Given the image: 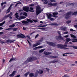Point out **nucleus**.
Segmentation results:
<instances>
[{"mask_svg":"<svg viewBox=\"0 0 77 77\" xmlns=\"http://www.w3.org/2000/svg\"><path fill=\"white\" fill-rule=\"evenodd\" d=\"M57 14H58V13H53V17H55V18L57 17Z\"/></svg>","mask_w":77,"mask_h":77,"instance_id":"14","label":"nucleus"},{"mask_svg":"<svg viewBox=\"0 0 77 77\" xmlns=\"http://www.w3.org/2000/svg\"><path fill=\"white\" fill-rule=\"evenodd\" d=\"M61 30H63V31H66L67 30V28L64 27L61 29Z\"/></svg>","mask_w":77,"mask_h":77,"instance_id":"19","label":"nucleus"},{"mask_svg":"<svg viewBox=\"0 0 77 77\" xmlns=\"http://www.w3.org/2000/svg\"><path fill=\"white\" fill-rule=\"evenodd\" d=\"M76 5V4H74V3H70L69 4H68V5H69V6L70 5H71V6H74V5Z\"/></svg>","mask_w":77,"mask_h":77,"instance_id":"25","label":"nucleus"},{"mask_svg":"<svg viewBox=\"0 0 77 77\" xmlns=\"http://www.w3.org/2000/svg\"><path fill=\"white\" fill-rule=\"evenodd\" d=\"M15 72H16V71H14L11 74L9 75V76L10 77H14L15 75Z\"/></svg>","mask_w":77,"mask_h":77,"instance_id":"13","label":"nucleus"},{"mask_svg":"<svg viewBox=\"0 0 77 77\" xmlns=\"http://www.w3.org/2000/svg\"><path fill=\"white\" fill-rule=\"evenodd\" d=\"M43 72V71H42V70H39V74H42Z\"/></svg>","mask_w":77,"mask_h":77,"instance_id":"35","label":"nucleus"},{"mask_svg":"<svg viewBox=\"0 0 77 77\" xmlns=\"http://www.w3.org/2000/svg\"><path fill=\"white\" fill-rule=\"evenodd\" d=\"M69 37V35H65L64 36V38H68V37Z\"/></svg>","mask_w":77,"mask_h":77,"instance_id":"52","label":"nucleus"},{"mask_svg":"<svg viewBox=\"0 0 77 77\" xmlns=\"http://www.w3.org/2000/svg\"><path fill=\"white\" fill-rule=\"evenodd\" d=\"M29 12H34V11H33V10H29Z\"/></svg>","mask_w":77,"mask_h":77,"instance_id":"61","label":"nucleus"},{"mask_svg":"<svg viewBox=\"0 0 77 77\" xmlns=\"http://www.w3.org/2000/svg\"><path fill=\"white\" fill-rule=\"evenodd\" d=\"M51 16L52 15L51 14H49L48 15H47L48 18V19H50L51 18Z\"/></svg>","mask_w":77,"mask_h":77,"instance_id":"20","label":"nucleus"},{"mask_svg":"<svg viewBox=\"0 0 77 77\" xmlns=\"http://www.w3.org/2000/svg\"><path fill=\"white\" fill-rule=\"evenodd\" d=\"M55 62H57V61H56V60H54L51 61V63H55Z\"/></svg>","mask_w":77,"mask_h":77,"instance_id":"40","label":"nucleus"},{"mask_svg":"<svg viewBox=\"0 0 77 77\" xmlns=\"http://www.w3.org/2000/svg\"><path fill=\"white\" fill-rule=\"evenodd\" d=\"M44 54L45 55H48V54H50L51 53L49 52H47L45 51L44 52Z\"/></svg>","mask_w":77,"mask_h":77,"instance_id":"23","label":"nucleus"},{"mask_svg":"<svg viewBox=\"0 0 77 77\" xmlns=\"http://www.w3.org/2000/svg\"><path fill=\"white\" fill-rule=\"evenodd\" d=\"M10 17V14H8V15H6L5 16V18H8V17Z\"/></svg>","mask_w":77,"mask_h":77,"instance_id":"32","label":"nucleus"},{"mask_svg":"<svg viewBox=\"0 0 77 77\" xmlns=\"http://www.w3.org/2000/svg\"><path fill=\"white\" fill-rule=\"evenodd\" d=\"M38 42H36L35 44L33 45V47H36L38 46V45H39V41H37Z\"/></svg>","mask_w":77,"mask_h":77,"instance_id":"15","label":"nucleus"},{"mask_svg":"<svg viewBox=\"0 0 77 77\" xmlns=\"http://www.w3.org/2000/svg\"><path fill=\"white\" fill-rule=\"evenodd\" d=\"M71 22V20H68L67 21L66 23L67 24H69V23H70Z\"/></svg>","mask_w":77,"mask_h":77,"instance_id":"36","label":"nucleus"},{"mask_svg":"<svg viewBox=\"0 0 77 77\" xmlns=\"http://www.w3.org/2000/svg\"><path fill=\"white\" fill-rule=\"evenodd\" d=\"M6 30H12V28H8L6 29Z\"/></svg>","mask_w":77,"mask_h":77,"instance_id":"41","label":"nucleus"},{"mask_svg":"<svg viewBox=\"0 0 77 77\" xmlns=\"http://www.w3.org/2000/svg\"><path fill=\"white\" fill-rule=\"evenodd\" d=\"M4 5V3L3 2H2L1 3V5L2 7H3V5Z\"/></svg>","mask_w":77,"mask_h":77,"instance_id":"57","label":"nucleus"},{"mask_svg":"<svg viewBox=\"0 0 77 77\" xmlns=\"http://www.w3.org/2000/svg\"><path fill=\"white\" fill-rule=\"evenodd\" d=\"M47 43L49 45H51V46H53V47H54L55 45H56V44L53 42H47Z\"/></svg>","mask_w":77,"mask_h":77,"instance_id":"9","label":"nucleus"},{"mask_svg":"<svg viewBox=\"0 0 77 77\" xmlns=\"http://www.w3.org/2000/svg\"><path fill=\"white\" fill-rule=\"evenodd\" d=\"M68 31L65 32H63V34H64V35L68 34Z\"/></svg>","mask_w":77,"mask_h":77,"instance_id":"39","label":"nucleus"},{"mask_svg":"<svg viewBox=\"0 0 77 77\" xmlns=\"http://www.w3.org/2000/svg\"><path fill=\"white\" fill-rule=\"evenodd\" d=\"M23 9L24 11L27 12H29V7H23Z\"/></svg>","mask_w":77,"mask_h":77,"instance_id":"11","label":"nucleus"},{"mask_svg":"<svg viewBox=\"0 0 77 77\" xmlns=\"http://www.w3.org/2000/svg\"><path fill=\"white\" fill-rule=\"evenodd\" d=\"M70 35L72 38H76V36L73 34H70Z\"/></svg>","mask_w":77,"mask_h":77,"instance_id":"24","label":"nucleus"},{"mask_svg":"<svg viewBox=\"0 0 77 77\" xmlns=\"http://www.w3.org/2000/svg\"><path fill=\"white\" fill-rule=\"evenodd\" d=\"M27 42H28V43L29 44V45H31V43H30V42H29V40H28V39H27Z\"/></svg>","mask_w":77,"mask_h":77,"instance_id":"51","label":"nucleus"},{"mask_svg":"<svg viewBox=\"0 0 77 77\" xmlns=\"http://www.w3.org/2000/svg\"><path fill=\"white\" fill-rule=\"evenodd\" d=\"M66 41L65 43V45H67L68 42H69L71 41V39L70 38H67L66 39Z\"/></svg>","mask_w":77,"mask_h":77,"instance_id":"12","label":"nucleus"},{"mask_svg":"<svg viewBox=\"0 0 77 77\" xmlns=\"http://www.w3.org/2000/svg\"><path fill=\"white\" fill-rule=\"evenodd\" d=\"M73 48H74L75 49H77V46H73Z\"/></svg>","mask_w":77,"mask_h":77,"instance_id":"43","label":"nucleus"},{"mask_svg":"<svg viewBox=\"0 0 77 77\" xmlns=\"http://www.w3.org/2000/svg\"><path fill=\"white\" fill-rule=\"evenodd\" d=\"M71 14H72L71 12L70 11V12H69L66 14L65 17L66 20H68V19H69V17H70V16L71 15Z\"/></svg>","mask_w":77,"mask_h":77,"instance_id":"6","label":"nucleus"},{"mask_svg":"<svg viewBox=\"0 0 77 77\" xmlns=\"http://www.w3.org/2000/svg\"><path fill=\"white\" fill-rule=\"evenodd\" d=\"M27 42H28V43L29 44V45H31V43H30V42H29V40H28V39H27Z\"/></svg>","mask_w":77,"mask_h":77,"instance_id":"50","label":"nucleus"},{"mask_svg":"<svg viewBox=\"0 0 77 77\" xmlns=\"http://www.w3.org/2000/svg\"><path fill=\"white\" fill-rule=\"evenodd\" d=\"M19 17V16L18 15H16V17L17 18H18Z\"/></svg>","mask_w":77,"mask_h":77,"instance_id":"64","label":"nucleus"},{"mask_svg":"<svg viewBox=\"0 0 77 77\" xmlns=\"http://www.w3.org/2000/svg\"><path fill=\"white\" fill-rule=\"evenodd\" d=\"M10 14V16H12V12H11L10 14Z\"/></svg>","mask_w":77,"mask_h":77,"instance_id":"59","label":"nucleus"},{"mask_svg":"<svg viewBox=\"0 0 77 77\" xmlns=\"http://www.w3.org/2000/svg\"><path fill=\"white\" fill-rule=\"evenodd\" d=\"M51 2H56V0H50Z\"/></svg>","mask_w":77,"mask_h":77,"instance_id":"45","label":"nucleus"},{"mask_svg":"<svg viewBox=\"0 0 77 77\" xmlns=\"http://www.w3.org/2000/svg\"><path fill=\"white\" fill-rule=\"evenodd\" d=\"M17 28H13V31H17Z\"/></svg>","mask_w":77,"mask_h":77,"instance_id":"37","label":"nucleus"},{"mask_svg":"<svg viewBox=\"0 0 77 77\" xmlns=\"http://www.w3.org/2000/svg\"><path fill=\"white\" fill-rule=\"evenodd\" d=\"M77 14V11L75 12L74 13H72V15H76Z\"/></svg>","mask_w":77,"mask_h":77,"instance_id":"31","label":"nucleus"},{"mask_svg":"<svg viewBox=\"0 0 77 77\" xmlns=\"http://www.w3.org/2000/svg\"><path fill=\"white\" fill-rule=\"evenodd\" d=\"M12 6H13V4L11 5L9 8V9H11V7H12Z\"/></svg>","mask_w":77,"mask_h":77,"instance_id":"49","label":"nucleus"},{"mask_svg":"<svg viewBox=\"0 0 77 77\" xmlns=\"http://www.w3.org/2000/svg\"><path fill=\"white\" fill-rule=\"evenodd\" d=\"M57 48H63L64 50H68V49H69L68 48H65L67 47V45H57Z\"/></svg>","mask_w":77,"mask_h":77,"instance_id":"2","label":"nucleus"},{"mask_svg":"<svg viewBox=\"0 0 77 77\" xmlns=\"http://www.w3.org/2000/svg\"><path fill=\"white\" fill-rule=\"evenodd\" d=\"M17 38H26V36H24V35L21 34V35L20 34H17Z\"/></svg>","mask_w":77,"mask_h":77,"instance_id":"7","label":"nucleus"},{"mask_svg":"<svg viewBox=\"0 0 77 77\" xmlns=\"http://www.w3.org/2000/svg\"><path fill=\"white\" fill-rule=\"evenodd\" d=\"M43 11V9L39 7V14H40L41 12Z\"/></svg>","mask_w":77,"mask_h":77,"instance_id":"16","label":"nucleus"},{"mask_svg":"<svg viewBox=\"0 0 77 77\" xmlns=\"http://www.w3.org/2000/svg\"><path fill=\"white\" fill-rule=\"evenodd\" d=\"M50 57H52L53 58H57L58 57L57 56H50Z\"/></svg>","mask_w":77,"mask_h":77,"instance_id":"33","label":"nucleus"},{"mask_svg":"<svg viewBox=\"0 0 77 77\" xmlns=\"http://www.w3.org/2000/svg\"><path fill=\"white\" fill-rule=\"evenodd\" d=\"M50 25H55V26H57V24L56 23H51L49 24Z\"/></svg>","mask_w":77,"mask_h":77,"instance_id":"28","label":"nucleus"},{"mask_svg":"<svg viewBox=\"0 0 77 77\" xmlns=\"http://www.w3.org/2000/svg\"><path fill=\"white\" fill-rule=\"evenodd\" d=\"M23 15H25V17H27V13L26 12H24L23 13Z\"/></svg>","mask_w":77,"mask_h":77,"instance_id":"26","label":"nucleus"},{"mask_svg":"<svg viewBox=\"0 0 77 77\" xmlns=\"http://www.w3.org/2000/svg\"><path fill=\"white\" fill-rule=\"evenodd\" d=\"M36 15H39V5H37L35 7Z\"/></svg>","mask_w":77,"mask_h":77,"instance_id":"8","label":"nucleus"},{"mask_svg":"<svg viewBox=\"0 0 77 77\" xmlns=\"http://www.w3.org/2000/svg\"><path fill=\"white\" fill-rule=\"evenodd\" d=\"M37 48H39V46L34 48V49L35 50H36V49H37Z\"/></svg>","mask_w":77,"mask_h":77,"instance_id":"48","label":"nucleus"},{"mask_svg":"<svg viewBox=\"0 0 77 77\" xmlns=\"http://www.w3.org/2000/svg\"><path fill=\"white\" fill-rule=\"evenodd\" d=\"M20 77V75H17L16 76H15V77Z\"/></svg>","mask_w":77,"mask_h":77,"instance_id":"62","label":"nucleus"},{"mask_svg":"<svg viewBox=\"0 0 77 77\" xmlns=\"http://www.w3.org/2000/svg\"><path fill=\"white\" fill-rule=\"evenodd\" d=\"M48 3V2L47 1H46L45 2H44V5H45V4H47V3Z\"/></svg>","mask_w":77,"mask_h":77,"instance_id":"38","label":"nucleus"},{"mask_svg":"<svg viewBox=\"0 0 77 77\" xmlns=\"http://www.w3.org/2000/svg\"><path fill=\"white\" fill-rule=\"evenodd\" d=\"M26 18V17H25V16H22L20 17V18L21 19H24Z\"/></svg>","mask_w":77,"mask_h":77,"instance_id":"27","label":"nucleus"},{"mask_svg":"<svg viewBox=\"0 0 77 77\" xmlns=\"http://www.w3.org/2000/svg\"><path fill=\"white\" fill-rule=\"evenodd\" d=\"M33 9H33V8L32 7H31L30 8V10H33Z\"/></svg>","mask_w":77,"mask_h":77,"instance_id":"58","label":"nucleus"},{"mask_svg":"<svg viewBox=\"0 0 77 77\" xmlns=\"http://www.w3.org/2000/svg\"><path fill=\"white\" fill-rule=\"evenodd\" d=\"M13 60V59H12V58H11V59L10 60L9 62H11V61H12Z\"/></svg>","mask_w":77,"mask_h":77,"instance_id":"54","label":"nucleus"},{"mask_svg":"<svg viewBox=\"0 0 77 77\" xmlns=\"http://www.w3.org/2000/svg\"><path fill=\"white\" fill-rule=\"evenodd\" d=\"M72 42H77V39L74 38L72 39Z\"/></svg>","mask_w":77,"mask_h":77,"instance_id":"18","label":"nucleus"},{"mask_svg":"<svg viewBox=\"0 0 77 77\" xmlns=\"http://www.w3.org/2000/svg\"><path fill=\"white\" fill-rule=\"evenodd\" d=\"M40 24H40L42 25L43 24V22L42 21H40Z\"/></svg>","mask_w":77,"mask_h":77,"instance_id":"53","label":"nucleus"},{"mask_svg":"<svg viewBox=\"0 0 77 77\" xmlns=\"http://www.w3.org/2000/svg\"><path fill=\"white\" fill-rule=\"evenodd\" d=\"M4 33V32H0V35H3Z\"/></svg>","mask_w":77,"mask_h":77,"instance_id":"63","label":"nucleus"},{"mask_svg":"<svg viewBox=\"0 0 77 77\" xmlns=\"http://www.w3.org/2000/svg\"><path fill=\"white\" fill-rule=\"evenodd\" d=\"M29 76L30 77H34L35 76V74L33 73H31L29 75Z\"/></svg>","mask_w":77,"mask_h":77,"instance_id":"17","label":"nucleus"},{"mask_svg":"<svg viewBox=\"0 0 77 77\" xmlns=\"http://www.w3.org/2000/svg\"><path fill=\"white\" fill-rule=\"evenodd\" d=\"M70 31H71V32H74L75 31V30H74L72 29H70Z\"/></svg>","mask_w":77,"mask_h":77,"instance_id":"42","label":"nucleus"},{"mask_svg":"<svg viewBox=\"0 0 77 77\" xmlns=\"http://www.w3.org/2000/svg\"><path fill=\"white\" fill-rule=\"evenodd\" d=\"M29 73H30V72H28L24 74V75L27 77L29 74Z\"/></svg>","mask_w":77,"mask_h":77,"instance_id":"21","label":"nucleus"},{"mask_svg":"<svg viewBox=\"0 0 77 77\" xmlns=\"http://www.w3.org/2000/svg\"><path fill=\"white\" fill-rule=\"evenodd\" d=\"M50 20L51 21H54V19L53 18H51Z\"/></svg>","mask_w":77,"mask_h":77,"instance_id":"56","label":"nucleus"},{"mask_svg":"<svg viewBox=\"0 0 77 77\" xmlns=\"http://www.w3.org/2000/svg\"><path fill=\"white\" fill-rule=\"evenodd\" d=\"M26 21H27L23 20L22 22V23H23V25L28 24L27 23H33V21L30 19H27Z\"/></svg>","mask_w":77,"mask_h":77,"instance_id":"3","label":"nucleus"},{"mask_svg":"<svg viewBox=\"0 0 77 77\" xmlns=\"http://www.w3.org/2000/svg\"><path fill=\"white\" fill-rule=\"evenodd\" d=\"M32 21H34V22H35V23H36V22H38V21L37 20L33 19Z\"/></svg>","mask_w":77,"mask_h":77,"instance_id":"46","label":"nucleus"},{"mask_svg":"<svg viewBox=\"0 0 77 77\" xmlns=\"http://www.w3.org/2000/svg\"><path fill=\"white\" fill-rule=\"evenodd\" d=\"M11 9L9 8L7 10L6 14H8V13H9V12H10V11H11Z\"/></svg>","mask_w":77,"mask_h":77,"instance_id":"30","label":"nucleus"},{"mask_svg":"<svg viewBox=\"0 0 77 77\" xmlns=\"http://www.w3.org/2000/svg\"><path fill=\"white\" fill-rule=\"evenodd\" d=\"M44 50H45V49H42L39 51V53H42Z\"/></svg>","mask_w":77,"mask_h":77,"instance_id":"34","label":"nucleus"},{"mask_svg":"<svg viewBox=\"0 0 77 77\" xmlns=\"http://www.w3.org/2000/svg\"><path fill=\"white\" fill-rule=\"evenodd\" d=\"M35 60H37V58L35 57H29L23 63V64H22V65H24V64H27L29 62H33V61H35Z\"/></svg>","mask_w":77,"mask_h":77,"instance_id":"1","label":"nucleus"},{"mask_svg":"<svg viewBox=\"0 0 77 77\" xmlns=\"http://www.w3.org/2000/svg\"><path fill=\"white\" fill-rule=\"evenodd\" d=\"M15 24H13L11 25H10L9 26L10 27H15Z\"/></svg>","mask_w":77,"mask_h":77,"instance_id":"29","label":"nucleus"},{"mask_svg":"<svg viewBox=\"0 0 77 77\" xmlns=\"http://www.w3.org/2000/svg\"><path fill=\"white\" fill-rule=\"evenodd\" d=\"M39 36V34H37L35 37V39H36L37 37H38Z\"/></svg>","mask_w":77,"mask_h":77,"instance_id":"47","label":"nucleus"},{"mask_svg":"<svg viewBox=\"0 0 77 77\" xmlns=\"http://www.w3.org/2000/svg\"><path fill=\"white\" fill-rule=\"evenodd\" d=\"M6 7V5H5L3 7L2 6V9H5Z\"/></svg>","mask_w":77,"mask_h":77,"instance_id":"60","label":"nucleus"},{"mask_svg":"<svg viewBox=\"0 0 77 77\" xmlns=\"http://www.w3.org/2000/svg\"><path fill=\"white\" fill-rule=\"evenodd\" d=\"M34 6V4H32L30 5H29V6H31V7H32Z\"/></svg>","mask_w":77,"mask_h":77,"instance_id":"44","label":"nucleus"},{"mask_svg":"<svg viewBox=\"0 0 77 77\" xmlns=\"http://www.w3.org/2000/svg\"><path fill=\"white\" fill-rule=\"evenodd\" d=\"M57 33L59 34V36H57L56 37V39L58 41H59V40H62V36H61V34L60 33V32L59 31H57Z\"/></svg>","mask_w":77,"mask_h":77,"instance_id":"5","label":"nucleus"},{"mask_svg":"<svg viewBox=\"0 0 77 77\" xmlns=\"http://www.w3.org/2000/svg\"><path fill=\"white\" fill-rule=\"evenodd\" d=\"M5 22H6V21H3V22L0 23V26H3V24H5Z\"/></svg>","mask_w":77,"mask_h":77,"instance_id":"22","label":"nucleus"},{"mask_svg":"<svg viewBox=\"0 0 77 77\" xmlns=\"http://www.w3.org/2000/svg\"><path fill=\"white\" fill-rule=\"evenodd\" d=\"M57 3L52 4L50 2L48 4V5H49V6H57Z\"/></svg>","mask_w":77,"mask_h":77,"instance_id":"10","label":"nucleus"},{"mask_svg":"<svg viewBox=\"0 0 77 77\" xmlns=\"http://www.w3.org/2000/svg\"><path fill=\"white\" fill-rule=\"evenodd\" d=\"M15 41V40H10V39H8V40H6V42H3V41H2L1 42V43L2 44V45H3V43L4 44H6V43H12V42H14V41Z\"/></svg>","mask_w":77,"mask_h":77,"instance_id":"4","label":"nucleus"},{"mask_svg":"<svg viewBox=\"0 0 77 77\" xmlns=\"http://www.w3.org/2000/svg\"><path fill=\"white\" fill-rule=\"evenodd\" d=\"M39 29H41V30H44V28H39Z\"/></svg>","mask_w":77,"mask_h":77,"instance_id":"55","label":"nucleus"}]
</instances>
